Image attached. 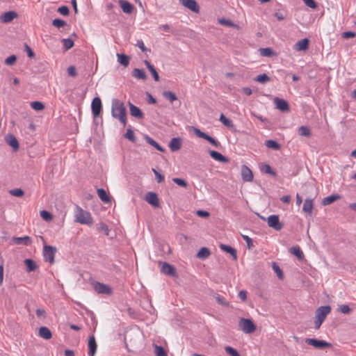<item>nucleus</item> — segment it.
Returning a JSON list of instances; mask_svg holds the SVG:
<instances>
[{"mask_svg": "<svg viewBox=\"0 0 356 356\" xmlns=\"http://www.w3.org/2000/svg\"><path fill=\"white\" fill-rule=\"evenodd\" d=\"M111 115L118 119L123 127L127 124V110L123 102L118 99H113L111 103Z\"/></svg>", "mask_w": 356, "mask_h": 356, "instance_id": "1", "label": "nucleus"}, {"mask_svg": "<svg viewBox=\"0 0 356 356\" xmlns=\"http://www.w3.org/2000/svg\"><path fill=\"white\" fill-rule=\"evenodd\" d=\"M75 221L82 225H92V218L90 213L81 209L80 207L76 206L75 211Z\"/></svg>", "mask_w": 356, "mask_h": 356, "instance_id": "2", "label": "nucleus"}, {"mask_svg": "<svg viewBox=\"0 0 356 356\" xmlns=\"http://www.w3.org/2000/svg\"><path fill=\"white\" fill-rule=\"evenodd\" d=\"M240 329L245 334H252L257 330V326L249 318H241L238 322Z\"/></svg>", "mask_w": 356, "mask_h": 356, "instance_id": "3", "label": "nucleus"}, {"mask_svg": "<svg viewBox=\"0 0 356 356\" xmlns=\"http://www.w3.org/2000/svg\"><path fill=\"white\" fill-rule=\"evenodd\" d=\"M56 252L55 247L45 245L43 248V256L46 261L53 264L54 262V255Z\"/></svg>", "mask_w": 356, "mask_h": 356, "instance_id": "4", "label": "nucleus"}, {"mask_svg": "<svg viewBox=\"0 0 356 356\" xmlns=\"http://www.w3.org/2000/svg\"><path fill=\"white\" fill-rule=\"evenodd\" d=\"M92 113L94 118H97L102 112V104L100 97H95L91 104Z\"/></svg>", "mask_w": 356, "mask_h": 356, "instance_id": "5", "label": "nucleus"}, {"mask_svg": "<svg viewBox=\"0 0 356 356\" xmlns=\"http://www.w3.org/2000/svg\"><path fill=\"white\" fill-rule=\"evenodd\" d=\"M306 343L310 346H314L317 349H324L325 348H330L332 346L330 343L323 340H318L316 339H306Z\"/></svg>", "mask_w": 356, "mask_h": 356, "instance_id": "6", "label": "nucleus"}, {"mask_svg": "<svg viewBox=\"0 0 356 356\" xmlns=\"http://www.w3.org/2000/svg\"><path fill=\"white\" fill-rule=\"evenodd\" d=\"M268 225L276 231H280L283 227V224L280 222L279 216L271 215L268 218Z\"/></svg>", "mask_w": 356, "mask_h": 356, "instance_id": "7", "label": "nucleus"}, {"mask_svg": "<svg viewBox=\"0 0 356 356\" xmlns=\"http://www.w3.org/2000/svg\"><path fill=\"white\" fill-rule=\"evenodd\" d=\"M93 286L95 291L98 293L106 295H110L112 293L111 289L108 285L104 283L95 282L93 283Z\"/></svg>", "mask_w": 356, "mask_h": 356, "instance_id": "8", "label": "nucleus"}, {"mask_svg": "<svg viewBox=\"0 0 356 356\" xmlns=\"http://www.w3.org/2000/svg\"><path fill=\"white\" fill-rule=\"evenodd\" d=\"M330 306H321L318 307L316 311V318L324 321L326 318V316L330 313Z\"/></svg>", "mask_w": 356, "mask_h": 356, "instance_id": "9", "label": "nucleus"}, {"mask_svg": "<svg viewBox=\"0 0 356 356\" xmlns=\"http://www.w3.org/2000/svg\"><path fill=\"white\" fill-rule=\"evenodd\" d=\"M161 273L171 277H177V272L173 266L168 264L167 262H161Z\"/></svg>", "mask_w": 356, "mask_h": 356, "instance_id": "10", "label": "nucleus"}, {"mask_svg": "<svg viewBox=\"0 0 356 356\" xmlns=\"http://www.w3.org/2000/svg\"><path fill=\"white\" fill-rule=\"evenodd\" d=\"M181 3L191 11L198 13L200 7L195 0H180Z\"/></svg>", "mask_w": 356, "mask_h": 356, "instance_id": "11", "label": "nucleus"}, {"mask_svg": "<svg viewBox=\"0 0 356 356\" xmlns=\"http://www.w3.org/2000/svg\"><path fill=\"white\" fill-rule=\"evenodd\" d=\"M274 103L276 105V108L282 112H288L289 111V103L283 99L278 97L274 99Z\"/></svg>", "mask_w": 356, "mask_h": 356, "instance_id": "12", "label": "nucleus"}, {"mask_svg": "<svg viewBox=\"0 0 356 356\" xmlns=\"http://www.w3.org/2000/svg\"><path fill=\"white\" fill-rule=\"evenodd\" d=\"M241 177L244 181H252L254 177L252 170L245 165L241 167Z\"/></svg>", "mask_w": 356, "mask_h": 356, "instance_id": "13", "label": "nucleus"}, {"mask_svg": "<svg viewBox=\"0 0 356 356\" xmlns=\"http://www.w3.org/2000/svg\"><path fill=\"white\" fill-rule=\"evenodd\" d=\"M145 200L154 207H159L158 195L154 192H148L145 196Z\"/></svg>", "mask_w": 356, "mask_h": 356, "instance_id": "14", "label": "nucleus"}, {"mask_svg": "<svg viewBox=\"0 0 356 356\" xmlns=\"http://www.w3.org/2000/svg\"><path fill=\"white\" fill-rule=\"evenodd\" d=\"M129 106L130 114L131 116L135 117L138 119H143L144 118V115H143V112L138 107L134 105L131 102H129Z\"/></svg>", "mask_w": 356, "mask_h": 356, "instance_id": "15", "label": "nucleus"}, {"mask_svg": "<svg viewBox=\"0 0 356 356\" xmlns=\"http://www.w3.org/2000/svg\"><path fill=\"white\" fill-rule=\"evenodd\" d=\"M119 4L122 10V11L126 14H131L134 9V6L133 4L129 3L126 0H119Z\"/></svg>", "mask_w": 356, "mask_h": 356, "instance_id": "16", "label": "nucleus"}, {"mask_svg": "<svg viewBox=\"0 0 356 356\" xmlns=\"http://www.w3.org/2000/svg\"><path fill=\"white\" fill-rule=\"evenodd\" d=\"M5 140L6 143L12 147L15 151L19 149V143L16 137L13 134H8L6 136Z\"/></svg>", "mask_w": 356, "mask_h": 356, "instance_id": "17", "label": "nucleus"}, {"mask_svg": "<svg viewBox=\"0 0 356 356\" xmlns=\"http://www.w3.org/2000/svg\"><path fill=\"white\" fill-rule=\"evenodd\" d=\"M13 240L14 243L16 245H29L32 243L31 238L28 236L23 237H14Z\"/></svg>", "mask_w": 356, "mask_h": 356, "instance_id": "18", "label": "nucleus"}, {"mask_svg": "<svg viewBox=\"0 0 356 356\" xmlns=\"http://www.w3.org/2000/svg\"><path fill=\"white\" fill-rule=\"evenodd\" d=\"M97 343L95 339V337L92 335L90 337L88 341V355L89 356H94L97 351Z\"/></svg>", "mask_w": 356, "mask_h": 356, "instance_id": "19", "label": "nucleus"}, {"mask_svg": "<svg viewBox=\"0 0 356 356\" xmlns=\"http://www.w3.org/2000/svg\"><path fill=\"white\" fill-rule=\"evenodd\" d=\"M209 154L211 157H212L214 160L222 162V163H227L229 161L228 158L223 156L222 154H220L218 152L214 151V150H210Z\"/></svg>", "mask_w": 356, "mask_h": 356, "instance_id": "20", "label": "nucleus"}, {"mask_svg": "<svg viewBox=\"0 0 356 356\" xmlns=\"http://www.w3.org/2000/svg\"><path fill=\"white\" fill-rule=\"evenodd\" d=\"M17 17V14L14 11H8L3 13L1 16V22L3 23H8L13 21L15 18Z\"/></svg>", "mask_w": 356, "mask_h": 356, "instance_id": "21", "label": "nucleus"}, {"mask_svg": "<svg viewBox=\"0 0 356 356\" xmlns=\"http://www.w3.org/2000/svg\"><path fill=\"white\" fill-rule=\"evenodd\" d=\"M309 40L307 38L298 40L296 44V49L298 51H305L308 49Z\"/></svg>", "mask_w": 356, "mask_h": 356, "instance_id": "22", "label": "nucleus"}, {"mask_svg": "<svg viewBox=\"0 0 356 356\" xmlns=\"http://www.w3.org/2000/svg\"><path fill=\"white\" fill-rule=\"evenodd\" d=\"M181 147V139L179 138H173L171 139L169 147L170 148L172 152H176L179 149H180Z\"/></svg>", "mask_w": 356, "mask_h": 356, "instance_id": "23", "label": "nucleus"}, {"mask_svg": "<svg viewBox=\"0 0 356 356\" xmlns=\"http://www.w3.org/2000/svg\"><path fill=\"white\" fill-rule=\"evenodd\" d=\"M314 207L313 200L311 198H307L305 200L302 211L309 215H312Z\"/></svg>", "mask_w": 356, "mask_h": 356, "instance_id": "24", "label": "nucleus"}, {"mask_svg": "<svg viewBox=\"0 0 356 356\" xmlns=\"http://www.w3.org/2000/svg\"><path fill=\"white\" fill-rule=\"evenodd\" d=\"M220 248L222 250H223L227 253H229L232 256L234 260H237L236 250L234 248H233L232 247H231L229 245H225V244H220Z\"/></svg>", "mask_w": 356, "mask_h": 356, "instance_id": "25", "label": "nucleus"}, {"mask_svg": "<svg viewBox=\"0 0 356 356\" xmlns=\"http://www.w3.org/2000/svg\"><path fill=\"white\" fill-rule=\"evenodd\" d=\"M144 63L146 65L147 68L149 70V71L151 72L154 79L156 81H158L159 80V74L154 67L148 60H144Z\"/></svg>", "mask_w": 356, "mask_h": 356, "instance_id": "26", "label": "nucleus"}, {"mask_svg": "<svg viewBox=\"0 0 356 356\" xmlns=\"http://www.w3.org/2000/svg\"><path fill=\"white\" fill-rule=\"evenodd\" d=\"M97 192L99 197L101 199L102 202L105 203L111 202V197L104 188H98Z\"/></svg>", "mask_w": 356, "mask_h": 356, "instance_id": "27", "label": "nucleus"}, {"mask_svg": "<svg viewBox=\"0 0 356 356\" xmlns=\"http://www.w3.org/2000/svg\"><path fill=\"white\" fill-rule=\"evenodd\" d=\"M39 336L44 339H50L52 334L48 327H41L39 330Z\"/></svg>", "mask_w": 356, "mask_h": 356, "instance_id": "28", "label": "nucleus"}, {"mask_svg": "<svg viewBox=\"0 0 356 356\" xmlns=\"http://www.w3.org/2000/svg\"><path fill=\"white\" fill-rule=\"evenodd\" d=\"M145 140L147 141V143L148 144H149L150 145L154 147L157 150H159V151H160L161 152H165L164 148H163L157 142H156L153 138H152L149 136L146 135L145 136Z\"/></svg>", "mask_w": 356, "mask_h": 356, "instance_id": "29", "label": "nucleus"}, {"mask_svg": "<svg viewBox=\"0 0 356 356\" xmlns=\"http://www.w3.org/2000/svg\"><path fill=\"white\" fill-rule=\"evenodd\" d=\"M24 264L28 272L34 271L38 268L36 263L31 259H26L24 260Z\"/></svg>", "mask_w": 356, "mask_h": 356, "instance_id": "30", "label": "nucleus"}, {"mask_svg": "<svg viewBox=\"0 0 356 356\" xmlns=\"http://www.w3.org/2000/svg\"><path fill=\"white\" fill-rule=\"evenodd\" d=\"M132 76L138 79L145 80L147 75L143 70L135 68L132 72Z\"/></svg>", "mask_w": 356, "mask_h": 356, "instance_id": "31", "label": "nucleus"}, {"mask_svg": "<svg viewBox=\"0 0 356 356\" xmlns=\"http://www.w3.org/2000/svg\"><path fill=\"white\" fill-rule=\"evenodd\" d=\"M211 254V252L209 248L206 247L201 248L197 253V257L199 259H206Z\"/></svg>", "mask_w": 356, "mask_h": 356, "instance_id": "32", "label": "nucleus"}, {"mask_svg": "<svg viewBox=\"0 0 356 356\" xmlns=\"http://www.w3.org/2000/svg\"><path fill=\"white\" fill-rule=\"evenodd\" d=\"M118 61L123 66L127 67L129 64V57L123 54H117Z\"/></svg>", "mask_w": 356, "mask_h": 356, "instance_id": "33", "label": "nucleus"}, {"mask_svg": "<svg viewBox=\"0 0 356 356\" xmlns=\"http://www.w3.org/2000/svg\"><path fill=\"white\" fill-rule=\"evenodd\" d=\"M289 252L296 255L300 260H302L304 258V254L298 246H293L291 248Z\"/></svg>", "mask_w": 356, "mask_h": 356, "instance_id": "34", "label": "nucleus"}, {"mask_svg": "<svg viewBox=\"0 0 356 356\" xmlns=\"http://www.w3.org/2000/svg\"><path fill=\"white\" fill-rule=\"evenodd\" d=\"M339 198H340V196L339 195H337V194L331 195L330 196L325 197L323 200L322 204L323 205H329V204L333 203L334 202H335L336 200H339Z\"/></svg>", "mask_w": 356, "mask_h": 356, "instance_id": "35", "label": "nucleus"}, {"mask_svg": "<svg viewBox=\"0 0 356 356\" xmlns=\"http://www.w3.org/2000/svg\"><path fill=\"white\" fill-rule=\"evenodd\" d=\"M260 170L264 173L268 174L272 176L276 175L275 171L268 164H262L260 166Z\"/></svg>", "mask_w": 356, "mask_h": 356, "instance_id": "36", "label": "nucleus"}, {"mask_svg": "<svg viewBox=\"0 0 356 356\" xmlns=\"http://www.w3.org/2000/svg\"><path fill=\"white\" fill-rule=\"evenodd\" d=\"M265 145L268 148H270V149H273L275 150H278L281 147L280 145L277 141L273 140H266Z\"/></svg>", "mask_w": 356, "mask_h": 356, "instance_id": "37", "label": "nucleus"}, {"mask_svg": "<svg viewBox=\"0 0 356 356\" xmlns=\"http://www.w3.org/2000/svg\"><path fill=\"white\" fill-rule=\"evenodd\" d=\"M272 268L274 272L276 273L277 277L282 280L284 279V274L280 266L275 262H273Z\"/></svg>", "mask_w": 356, "mask_h": 356, "instance_id": "38", "label": "nucleus"}, {"mask_svg": "<svg viewBox=\"0 0 356 356\" xmlns=\"http://www.w3.org/2000/svg\"><path fill=\"white\" fill-rule=\"evenodd\" d=\"M260 54L262 56L270 57L275 54L273 49L270 47L259 49Z\"/></svg>", "mask_w": 356, "mask_h": 356, "instance_id": "39", "label": "nucleus"}, {"mask_svg": "<svg viewBox=\"0 0 356 356\" xmlns=\"http://www.w3.org/2000/svg\"><path fill=\"white\" fill-rule=\"evenodd\" d=\"M219 120L225 126L229 128L233 127L234 126L233 122L231 120L226 118L225 115L222 113L220 115Z\"/></svg>", "mask_w": 356, "mask_h": 356, "instance_id": "40", "label": "nucleus"}, {"mask_svg": "<svg viewBox=\"0 0 356 356\" xmlns=\"http://www.w3.org/2000/svg\"><path fill=\"white\" fill-rule=\"evenodd\" d=\"M254 80L261 83H266L270 81V78L266 74H261L258 75Z\"/></svg>", "mask_w": 356, "mask_h": 356, "instance_id": "41", "label": "nucleus"}, {"mask_svg": "<svg viewBox=\"0 0 356 356\" xmlns=\"http://www.w3.org/2000/svg\"><path fill=\"white\" fill-rule=\"evenodd\" d=\"M163 96L165 99H168L171 103L177 99L176 95L171 91H164L163 92Z\"/></svg>", "mask_w": 356, "mask_h": 356, "instance_id": "42", "label": "nucleus"}, {"mask_svg": "<svg viewBox=\"0 0 356 356\" xmlns=\"http://www.w3.org/2000/svg\"><path fill=\"white\" fill-rule=\"evenodd\" d=\"M298 134L302 136L309 137L311 136V131L309 127L306 126H301L298 129Z\"/></svg>", "mask_w": 356, "mask_h": 356, "instance_id": "43", "label": "nucleus"}, {"mask_svg": "<svg viewBox=\"0 0 356 356\" xmlns=\"http://www.w3.org/2000/svg\"><path fill=\"white\" fill-rule=\"evenodd\" d=\"M40 214L42 218L45 221L49 222L53 219L52 214L46 210L41 211Z\"/></svg>", "mask_w": 356, "mask_h": 356, "instance_id": "44", "label": "nucleus"}, {"mask_svg": "<svg viewBox=\"0 0 356 356\" xmlns=\"http://www.w3.org/2000/svg\"><path fill=\"white\" fill-rule=\"evenodd\" d=\"M62 42L65 50H68L74 46V41L70 38L63 39Z\"/></svg>", "mask_w": 356, "mask_h": 356, "instance_id": "45", "label": "nucleus"}, {"mask_svg": "<svg viewBox=\"0 0 356 356\" xmlns=\"http://www.w3.org/2000/svg\"><path fill=\"white\" fill-rule=\"evenodd\" d=\"M124 138H127L130 141L135 143L136 137L134 132L131 128L127 129L126 134H124Z\"/></svg>", "mask_w": 356, "mask_h": 356, "instance_id": "46", "label": "nucleus"}, {"mask_svg": "<svg viewBox=\"0 0 356 356\" xmlns=\"http://www.w3.org/2000/svg\"><path fill=\"white\" fill-rule=\"evenodd\" d=\"M225 352L230 356H241L238 352L231 346H225Z\"/></svg>", "mask_w": 356, "mask_h": 356, "instance_id": "47", "label": "nucleus"}, {"mask_svg": "<svg viewBox=\"0 0 356 356\" xmlns=\"http://www.w3.org/2000/svg\"><path fill=\"white\" fill-rule=\"evenodd\" d=\"M31 105L34 110L38 111H42L44 108V104L42 102L38 101L31 102Z\"/></svg>", "mask_w": 356, "mask_h": 356, "instance_id": "48", "label": "nucleus"}, {"mask_svg": "<svg viewBox=\"0 0 356 356\" xmlns=\"http://www.w3.org/2000/svg\"><path fill=\"white\" fill-rule=\"evenodd\" d=\"M52 25L56 28H61L66 25V22L60 19H55L52 22Z\"/></svg>", "mask_w": 356, "mask_h": 356, "instance_id": "49", "label": "nucleus"}, {"mask_svg": "<svg viewBox=\"0 0 356 356\" xmlns=\"http://www.w3.org/2000/svg\"><path fill=\"white\" fill-rule=\"evenodd\" d=\"M172 181L177 184L178 186L186 188L188 186V183L183 179L181 178H173Z\"/></svg>", "mask_w": 356, "mask_h": 356, "instance_id": "50", "label": "nucleus"}, {"mask_svg": "<svg viewBox=\"0 0 356 356\" xmlns=\"http://www.w3.org/2000/svg\"><path fill=\"white\" fill-rule=\"evenodd\" d=\"M97 229L99 232H103L106 236L109 234V229L108 226L104 222H100L98 225Z\"/></svg>", "mask_w": 356, "mask_h": 356, "instance_id": "51", "label": "nucleus"}, {"mask_svg": "<svg viewBox=\"0 0 356 356\" xmlns=\"http://www.w3.org/2000/svg\"><path fill=\"white\" fill-rule=\"evenodd\" d=\"M156 356H167L164 348L160 346H155Z\"/></svg>", "mask_w": 356, "mask_h": 356, "instance_id": "52", "label": "nucleus"}, {"mask_svg": "<svg viewBox=\"0 0 356 356\" xmlns=\"http://www.w3.org/2000/svg\"><path fill=\"white\" fill-rule=\"evenodd\" d=\"M215 298L219 305H224V306H227L229 305L227 301L226 300V299L223 296H222L219 294H217L215 296Z\"/></svg>", "mask_w": 356, "mask_h": 356, "instance_id": "53", "label": "nucleus"}, {"mask_svg": "<svg viewBox=\"0 0 356 356\" xmlns=\"http://www.w3.org/2000/svg\"><path fill=\"white\" fill-rule=\"evenodd\" d=\"M204 140L209 142L211 145H213L216 147H218L220 145V143L218 140H216V139H214L213 138H212L211 136H210L209 135H207V136L206 137V138Z\"/></svg>", "mask_w": 356, "mask_h": 356, "instance_id": "54", "label": "nucleus"}, {"mask_svg": "<svg viewBox=\"0 0 356 356\" xmlns=\"http://www.w3.org/2000/svg\"><path fill=\"white\" fill-rule=\"evenodd\" d=\"M194 134L196 135V136L205 139L208 134L202 131L197 128L193 127Z\"/></svg>", "mask_w": 356, "mask_h": 356, "instance_id": "55", "label": "nucleus"}, {"mask_svg": "<svg viewBox=\"0 0 356 356\" xmlns=\"http://www.w3.org/2000/svg\"><path fill=\"white\" fill-rule=\"evenodd\" d=\"M339 312H341V313H343L344 314H348L351 312V309L347 305H342L339 306Z\"/></svg>", "mask_w": 356, "mask_h": 356, "instance_id": "56", "label": "nucleus"}, {"mask_svg": "<svg viewBox=\"0 0 356 356\" xmlns=\"http://www.w3.org/2000/svg\"><path fill=\"white\" fill-rule=\"evenodd\" d=\"M17 60V56L15 55L10 56L5 60V63L8 65H13Z\"/></svg>", "mask_w": 356, "mask_h": 356, "instance_id": "57", "label": "nucleus"}, {"mask_svg": "<svg viewBox=\"0 0 356 356\" xmlns=\"http://www.w3.org/2000/svg\"><path fill=\"white\" fill-rule=\"evenodd\" d=\"M58 12L64 16L68 15L70 13L69 8L66 6H63L58 8Z\"/></svg>", "mask_w": 356, "mask_h": 356, "instance_id": "58", "label": "nucleus"}, {"mask_svg": "<svg viewBox=\"0 0 356 356\" xmlns=\"http://www.w3.org/2000/svg\"><path fill=\"white\" fill-rule=\"evenodd\" d=\"M10 194L15 197H22L24 195V191L20 188H15L10 191Z\"/></svg>", "mask_w": 356, "mask_h": 356, "instance_id": "59", "label": "nucleus"}, {"mask_svg": "<svg viewBox=\"0 0 356 356\" xmlns=\"http://www.w3.org/2000/svg\"><path fill=\"white\" fill-rule=\"evenodd\" d=\"M304 3L311 8H316L317 7V3L314 0H302Z\"/></svg>", "mask_w": 356, "mask_h": 356, "instance_id": "60", "label": "nucleus"}, {"mask_svg": "<svg viewBox=\"0 0 356 356\" xmlns=\"http://www.w3.org/2000/svg\"><path fill=\"white\" fill-rule=\"evenodd\" d=\"M67 74L70 76L75 77L76 76V67L73 65L70 66L67 68Z\"/></svg>", "mask_w": 356, "mask_h": 356, "instance_id": "61", "label": "nucleus"}, {"mask_svg": "<svg viewBox=\"0 0 356 356\" xmlns=\"http://www.w3.org/2000/svg\"><path fill=\"white\" fill-rule=\"evenodd\" d=\"M152 171L155 175L158 183H161L162 181H163L164 177L161 174H160L157 170H156L154 168L152 169Z\"/></svg>", "mask_w": 356, "mask_h": 356, "instance_id": "62", "label": "nucleus"}, {"mask_svg": "<svg viewBox=\"0 0 356 356\" xmlns=\"http://www.w3.org/2000/svg\"><path fill=\"white\" fill-rule=\"evenodd\" d=\"M220 23L222 25H225V26H235L236 25L229 19H222L220 20Z\"/></svg>", "mask_w": 356, "mask_h": 356, "instance_id": "63", "label": "nucleus"}, {"mask_svg": "<svg viewBox=\"0 0 356 356\" xmlns=\"http://www.w3.org/2000/svg\"><path fill=\"white\" fill-rule=\"evenodd\" d=\"M243 238L246 241L248 248L250 249L253 246V242L252 238H250L248 236L242 235Z\"/></svg>", "mask_w": 356, "mask_h": 356, "instance_id": "64", "label": "nucleus"}]
</instances>
